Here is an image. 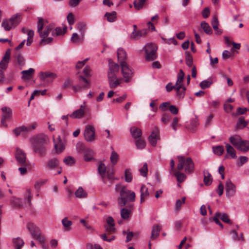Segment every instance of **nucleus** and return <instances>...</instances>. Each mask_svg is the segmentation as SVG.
I'll list each match as a JSON object with an SVG mask.
<instances>
[{"label": "nucleus", "instance_id": "nucleus-1", "mask_svg": "<svg viewBox=\"0 0 249 249\" xmlns=\"http://www.w3.org/2000/svg\"><path fill=\"white\" fill-rule=\"evenodd\" d=\"M45 22H47V21H44L42 18H38L37 29L39 36L41 38L39 43L41 45L49 44L53 40V37L48 36L51 33L52 34L53 32V23H51L47 25H45Z\"/></svg>", "mask_w": 249, "mask_h": 249}, {"label": "nucleus", "instance_id": "nucleus-2", "mask_svg": "<svg viewBox=\"0 0 249 249\" xmlns=\"http://www.w3.org/2000/svg\"><path fill=\"white\" fill-rule=\"evenodd\" d=\"M33 151L40 157H44L46 154V149L44 146L46 142V137L38 135L32 137L30 140Z\"/></svg>", "mask_w": 249, "mask_h": 249}, {"label": "nucleus", "instance_id": "nucleus-3", "mask_svg": "<svg viewBox=\"0 0 249 249\" xmlns=\"http://www.w3.org/2000/svg\"><path fill=\"white\" fill-rule=\"evenodd\" d=\"M98 171L102 177L103 183L107 184V187H110L114 180L113 168L107 171L106 165L101 162L98 166Z\"/></svg>", "mask_w": 249, "mask_h": 249}, {"label": "nucleus", "instance_id": "nucleus-4", "mask_svg": "<svg viewBox=\"0 0 249 249\" xmlns=\"http://www.w3.org/2000/svg\"><path fill=\"white\" fill-rule=\"evenodd\" d=\"M135 197L136 195L134 192L128 190L125 186H123L121 190L120 197L118 199V203L120 206H124L127 201H134Z\"/></svg>", "mask_w": 249, "mask_h": 249}, {"label": "nucleus", "instance_id": "nucleus-5", "mask_svg": "<svg viewBox=\"0 0 249 249\" xmlns=\"http://www.w3.org/2000/svg\"><path fill=\"white\" fill-rule=\"evenodd\" d=\"M178 164L177 165L178 170H181L183 167H185V171L188 173H191L194 170V164L191 158H185L182 156H178Z\"/></svg>", "mask_w": 249, "mask_h": 249}, {"label": "nucleus", "instance_id": "nucleus-6", "mask_svg": "<svg viewBox=\"0 0 249 249\" xmlns=\"http://www.w3.org/2000/svg\"><path fill=\"white\" fill-rule=\"evenodd\" d=\"M157 49L158 47L155 44L152 43L146 44L144 46L145 60L148 61H152L156 59Z\"/></svg>", "mask_w": 249, "mask_h": 249}, {"label": "nucleus", "instance_id": "nucleus-7", "mask_svg": "<svg viewBox=\"0 0 249 249\" xmlns=\"http://www.w3.org/2000/svg\"><path fill=\"white\" fill-rule=\"evenodd\" d=\"M20 22V15L16 14L9 19H4L2 22V26L5 31H9L12 28L16 27Z\"/></svg>", "mask_w": 249, "mask_h": 249}, {"label": "nucleus", "instance_id": "nucleus-8", "mask_svg": "<svg viewBox=\"0 0 249 249\" xmlns=\"http://www.w3.org/2000/svg\"><path fill=\"white\" fill-rule=\"evenodd\" d=\"M27 226L32 236L34 239L38 240L41 244L45 242L44 238L41 235L40 230L37 227L31 222H29Z\"/></svg>", "mask_w": 249, "mask_h": 249}, {"label": "nucleus", "instance_id": "nucleus-9", "mask_svg": "<svg viewBox=\"0 0 249 249\" xmlns=\"http://www.w3.org/2000/svg\"><path fill=\"white\" fill-rule=\"evenodd\" d=\"M122 72L125 81L128 82L132 75V71L130 69L128 65L125 61H121Z\"/></svg>", "mask_w": 249, "mask_h": 249}, {"label": "nucleus", "instance_id": "nucleus-10", "mask_svg": "<svg viewBox=\"0 0 249 249\" xmlns=\"http://www.w3.org/2000/svg\"><path fill=\"white\" fill-rule=\"evenodd\" d=\"M95 129L92 125H87L84 131V137L88 142H92L95 139Z\"/></svg>", "mask_w": 249, "mask_h": 249}, {"label": "nucleus", "instance_id": "nucleus-11", "mask_svg": "<svg viewBox=\"0 0 249 249\" xmlns=\"http://www.w3.org/2000/svg\"><path fill=\"white\" fill-rule=\"evenodd\" d=\"M15 157L19 164L24 166L28 165V163L26 161V154L21 150L17 149Z\"/></svg>", "mask_w": 249, "mask_h": 249}, {"label": "nucleus", "instance_id": "nucleus-12", "mask_svg": "<svg viewBox=\"0 0 249 249\" xmlns=\"http://www.w3.org/2000/svg\"><path fill=\"white\" fill-rule=\"evenodd\" d=\"M60 160L57 158L49 159L45 163V168L48 170H53L59 167Z\"/></svg>", "mask_w": 249, "mask_h": 249}, {"label": "nucleus", "instance_id": "nucleus-13", "mask_svg": "<svg viewBox=\"0 0 249 249\" xmlns=\"http://www.w3.org/2000/svg\"><path fill=\"white\" fill-rule=\"evenodd\" d=\"M1 110L4 114L2 115L1 123L3 126L6 127L7 125L6 124V121L11 119L12 110L9 107H4L1 108Z\"/></svg>", "mask_w": 249, "mask_h": 249}, {"label": "nucleus", "instance_id": "nucleus-14", "mask_svg": "<svg viewBox=\"0 0 249 249\" xmlns=\"http://www.w3.org/2000/svg\"><path fill=\"white\" fill-rule=\"evenodd\" d=\"M160 139V137L159 131L158 128L155 127L148 137L149 141L152 146H156L157 142V140H159Z\"/></svg>", "mask_w": 249, "mask_h": 249}, {"label": "nucleus", "instance_id": "nucleus-15", "mask_svg": "<svg viewBox=\"0 0 249 249\" xmlns=\"http://www.w3.org/2000/svg\"><path fill=\"white\" fill-rule=\"evenodd\" d=\"M226 192L227 196L231 197L233 196L236 192V187L230 180L226 182Z\"/></svg>", "mask_w": 249, "mask_h": 249}, {"label": "nucleus", "instance_id": "nucleus-16", "mask_svg": "<svg viewBox=\"0 0 249 249\" xmlns=\"http://www.w3.org/2000/svg\"><path fill=\"white\" fill-rule=\"evenodd\" d=\"M11 55L10 49H7L3 57L2 60L0 62V69L2 70H6L7 68L8 64L9 62Z\"/></svg>", "mask_w": 249, "mask_h": 249}, {"label": "nucleus", "instance_id": "nucleus-17", "mask_svg": "<svg viewBox=\"0 0 249 249\" xmlns=\"http://www.w3.org/2000/svg\"><path fill=\"white\" fill-rule=\"evenodd\" d=\"M39 75L41 81L47 82L52 81L56 77L54 73L50 72H41Z\"/></svg>", "mask_w": 249, "mask_h": 249}, {"label": "nucleus", "instance_id": "nucleus-18", "mask_svg": "<svg viewBox=\"0 0 249 249\" xmlns=\"http://www.w3.org/2000/svg\"><path fill=\"white\" fill-rule=\"evenodd\" d=\"M29 131H30V127H26L25 125L16 127L13 130V133L16 137H18L20 135L25 136Z\"/></svg>", "mask_w": 249, "mask_h": 249}, {"label": "nucleus", "instance_id": "nucleus-19", "mask_svg": "<svg viewBox=\"0 0 249 249\" xmlns=\"http://www.w3.org/2000/svg\"><path fill=\"white\" fill-rule=\"evenodd\" d=\"M109 87L115 88L120 84V79L117 78L116 75H112L111 73L107 74Z\"/></svg>", "mask_w": 249, "mask_h": 249}, {"label": "nucleus", "instance_id": "nucleus-20", "mask_svg": "<svg viewBox=\"0 0 249 249\" xmlns=\"http://www.w3.org/2000/svg\"><path fill=\"white\" fill-rule=\"evenodd\" d=\"M67 29V27L65 25L62 28L60 27H55V24L53 23V29L52 36H56L64 35L66 32Z\"/></svg>", "mask_w": 249, "mask_h": 249}, {"label": "nucleus", "instance_id": "nucleus-21", "mask_svg": "<svg viewBox=\"0 0 249 249\" xmlns=\"http://www.w3.org/2000/svg\"><path fill=\"white\" fill-rule=\"evenodd\" d=\"M85 106H81L79 109L74 111L70 115V117L73 119H81L85 115Z\"/></svg>", "mask_w": 249, "mask_h": 249}, {"label": "nucleus", "instance_id": "nucleus-22", "mask_svg": "<svg viewBox=\"0 0 249 249\" xmlns=\"http://www.w3.org/2000/svg\"><path fill=\"white\" fill-rule=\"evenodd\" d=\"M133 209V205H130L129 209L123 208L121 210V217L124 219H128Z\"/></svg>", "mask_w": 249, "mask_h": 249}, {"label": "nucleus", "instance_id": "nucleus-23", "mask_svg": "<svg viewBox=\"0 0 249 249\" xmlns=\"http://www.w3.org/2000/svg\"><path fill=\"white\" fill-rule=\"evenodd\" d=\"M175 90L176 91V96L178 100H181L184 97L186 88L184 85L177 86Z\"/></svg>", "mask_w": 249, "mask_h": 249}, {"label": "nucleus", "instance_id": "nucleus-24", "mask_svg": "<svg viewBox=\"0 0 249 249\" xmlns=\"http://www.w3.org/2000/svg\"><path fill=\"white\" fill-rule=\"evenodd\" d=\"M119 66L113 62L109 61V71L108 74L110 73L114 75H116V74L119 72Z\"/></svg>", "mask_w": 249, "mask_h": 249}, {"label": "nucleus", "instance_id": "nucleus-25", "mask_svg": "<svg viewBox=\"0 0 249 249\" xmlns=\"http://www.w3.org/2000/svg\"><path fill=\"white\" fill-rule=\"evenodd\" d=\"M147 34V31L146 29H142L141 30H138L137 31L132 32L131 36L132 39L137 40L141 38V37L144 36Z\"/></svg>", "mask_w": 249, "mask_h": 249}, {"label": "nucleus", "instance_id": "nucleus-26", "mask_svg": "<svg viewBox=\"0 0 249 249\" xmlns=\"http://www.w3.org/2000/svg\"><path fill=\"white\" fill-rule=\"evenodd\" d=\"M236 149L244 152H247L249 150V141L242 140Z\"/></svg>", "mask_w": 249, "mask_h": 249}, {"label": "nucleus", "instance_id": "nucleus-27", "mask_svg": "<svg viewBox=\"0 0 249 249\" xmlns=\"http://www.w3.org/2000/svg\"><path fill=\"white\" fill-rule=\"evenodd\" d=\"M149 195V193L148 188L146 186L142 185L141 188V203H142Z\"/></svg>", "mask_w": 249, "mask_h": 249}, {"label": "nucleus", "instance_id": "nucleus-28", "mask_svg": "<svg viewBox=\"0 0 249 249\" xmlns=\"http://www.w3.org/2000/svg\"><path fill=\"white\" fill-rule=\"evenodd\" d=\"M225 147L227 154L232 159L236 158V152L232 146L228 143H225Z\"/></svg>", "mask_w": 249, "mask_h": 249}, {"label": "nucleus", "instance_id": "nucleus-29", "mask_svg": "<svg viewBox=\"0 0 249 249\" xmlns=\"http://www.w3.org/2000/svg\"><path fill=\"white\" fill-rule=\"evenodd\" d=\"M161 228V227L159 225H156L153 227L152 233L150 236L151 240H154L159 236Z\"/></svg>", "mask_w": 249, "mask_h": 249}, {"label": "nucleus", "instance_id": "nucleus-30", "mask_svg": "<svg viewBox=\"0 0 249 249\" xmlns=\"http://www.w3.org/2000/svg\"><path fill=\"white\" fill-rule=\"evenodd\" d=\"M117 56L121 65V61H125L127 58V54L123 49L119 48L117 52Z\"/></svg>", "mask_w": 249, "mask_h": 249}, {"label": "nucleus", "instance_id": "nucleus-31", "mask_svg": "<svg viewBox=\"0 0 249 249\" xmlns=\"http://www.w3.org/2000/svg\"><path fill=\"white\" fill-rule=\"evenodd\" d=\"M229 140L230 142L236 148L242 141V139L239 135H235L230 137Z\"/></svg>", "mask_w": 249, "mask_h": 249}, {"label": "nucleus", "instance_id": "nucleus-32", "mask_svg": "<svg viewBox=\"0 0 249 249\" xmlns=\"http://www.w3.org/2000/svg\"><path fill=\"white\" fill-rule=\"evenodd\" d=\"M12 243L16 249H21V248L24 245V241L20 237L13 238Z\"/></svg>", "mask_w": 249, "mask_h": 249}, {"label": "nucleus", "instance_id": "nucleus-33", "mask_svg": "<svg viewBox=\"0 0 249 249\" xmlns=\"http://www.w3.org/2000/svg\"><path fill=\"white\" fill-rule=\"evenodd\" d=\"M35 72V70L33 68H30L28 70H24L21 71L22 79H29Z\"/></svg>", "mask_w": 249, "mask_h": 249}, {"label": "nucleus", "instance_id": "nucleus-34", "mask_svg": "<svg viewBox=\"0 0 249 249\" xmlns=\"http://www.w3.org/2000/svg\"><path fill=\"white\" fill-rule=\"evenodd\" d=\"M105 17H107V20L109 22L115 21L117 19V13L115 11H112L111 12H107Z\"/></svg>", "mask_w": 249, "mask_h": 249}, {"label": "nucleus", "instance_id": "nucleus-35", "mask_svg": "<svg viewBox=\"0 0 249 249\" xmlns=\"http://www.w3.org/2000/svg\"><path fill=\"white\" fill-rule=\"evenodd\" d=\"M74 194L76 197L80 198H85L87 196V193L81 187L78 188Z\"/></svg>", "mask_w": 249, "mask_h": 249}, {"label": "nucleus", "instance_id": "nucleus-36", "mask_svg": "<svg viewBox=\"0 0 249 249\" xmlns=\"http://www.w3.org/2000/svg\"><path fill=\"white\" fill-rule=\"evenodd\" d=\"M54 147L57 153H61L65 149V145L60 140H59L57 142L54 141Z\"/></svg>", "mask_w": 249, "mask_h": 249}, {"label": "nucleus", "instance_id": "nucleus-37", "mask_svg": "<svg viewBox=\"0 0 249 249\" xmlns=\"http://www.w3.org/2000/svg\"><path fill=\"white\" fill-rule=\"evenodd\" d=\"M62 223L64 226V229L66 231H69L71 230L72 222L68 220L67 217H65L62 220Z\"/></svg>", "mask_w": 249, "mask_h": 249}, {"label": "nucleus", "instance_id": "nucleus-38", "mask_svg": "<svg viewBox=\"0 0 249 249\" xmlns=\"http://www.w3.org/2000/svg\"><path fill=\"white\" fill-rule=\"evenodd\" d=\"M216 216L220 218L223 222L231 224V221L227 214L225 213H216Z\"/></svg>", "mask_w": 249, "mask_h": 249}, {"label": "nucleus", "instance_id": "nucleus-39", "mask_svg": "<svg viewBox=\"0 0 249 249\" xmlns=\"http://www.w3.org/2000/svg\"><path fill=\"white\" fill-rule=\"evenodd\" d=\"M11 203L13 207L18 208L22 206V201L19 198H13L11 200Z\"/></svg>", "mask_w": 249, "mask_h": 249}, {"label": "nucleus", "instance_id": "nucleus-40", "mask_svg": "<svg viewBox=\"0 0 249 249\" xmlns=\"http://www.w3.org/2000/svg\"><path fill=\"white\" fill-rule=\"evenodd\" d=\"M200 25L206 34L208 35H211L212 34V29L208 23L204 21L201 22Z\"/></svg>", "mask_w": 249, "mask_h": 249}, {"label": "nucleus", "instance_id": "nucleus-41", "mask_svg": "<svg viewBox=\"0 0 249 249\" xmlns=\"http://www.w3.org/2000/svg\"><path fill=\"white\" fill-rule=\"evenodd\" d=\"M248 124V122L244 120L243 117H241L238 119V122L236 124V128L238 129H242L245 127Z\"/></svg>", "mask_w": 249, "mask_h": 249}, {"label": "nucleus", "instance_id": "nucleus-42", "mask_svg": "<svg viewBox=\"0 0 249 249\" xmlns=\"http://www.w3.org/2000/svg\"><path fill=\"white\" fill-rule=\"evenodd\" d=\"M130 132L132 137L134 139L139 138L142 135L141 130L135 127H131L130 129Z\"/></svg>", "mask_w": 249, "mask_h": 249}, {"label": "nucleus", "instance_id": "nucleus-43", "mask_svg": "<svg viewBox=\"0 0 249 249\" xmlns=\"http://www.w3.org/2000/svg\"><path fill=\"white\" fill-rule=\"evenodd\" d=\"M184 77V73L183 72V71L182 70L180 69L179 70V73L178 74L177 76V80L176 82V86H180V85H183L182 83L183 81Z\"/></svg>", "mask_w": 249, "mask_h": 249}, {"label": "nucleus", "instance_id": "nucleus-44", "mask_svg": "<svg viewBox=\"0 0 249 249\" xmlns=\"http://www.w3.org/2000/svg\"><path fill=\"white\" fill-rule=\"evenodd\" d=\"M79 82L81 84L83 83L82 87L83 89L88 88L90 86V82L84 77L81 75L78 76Z\"/></svg>", "mask_w": 249, "mask_h": 249}, {"label": "nucleus", "instance_id": "nucleus-45", "mask_svg": "<svg viewBox=\"0 0 249 249\" xmlns=\"http://www.w3.org/2000/svg\"><path fill=\"white\" fill-rule=\"evenodd\" d=\"M213 151L215 154L218 156H221L224 152V148L222 145L213 146Z\"/></svg>", "mask_w": 249, "mask_h": 249}, {"label": "nucleus", "instance_id": "nucleus-46", "mask_svg": "<svg viewBox=\"0 0 249 249\" xmlns=\"http://www.w3.org/2000/svg\"><path fill=\"white\" fill-rule=\"evenodd\" d=\"M213 84V81L211 79H208L207 80H203L201 81L199 86L201 89H205L209 88Z\"/></svg>", "mask_w": 249, "mask_h": 249}, {"label": "nucleus", "instance_id": "nucleus-47", "mask_svg": "<svg viewBox=\"0 0 249 249\" xmlns=\"http://www.w3.org/2000/svg\"><path fill=\"white\" fill-rule=\"evenodd\" d=\"M204 182L206 185H210L212 182V178L211 174L208 171L204 172Z\"/></svg>", "mask_w": 249, "mask_h": 249}, {"label": "nucleus", "instance_id": "nucleus-48", "mask_svg": "<svg viewBox=\"0 0 249 249\" xmlns=\"http://www.w3.org/2000/svg\"><path fill=\"white\" fill-rule=\"evenodd\" d=\"M174 175L177 178V181L178 183L183 182L186 178V176L184 173H180L178 171L175 172Z\"/></svg>", "mask_w": 249, "mask_h": 249}, {"label": "nucleus", "instance_id": "nucleus-49", "mask_svg": "<svg viewBox=\"0 0 249 249\" xmlns=\"http://www.w3.org/2000/svg\"><path fill=\"white\" fill-rule=\"evenodd\" d=\"M28 38L27 39V46H30L33 42V37L34 36V32L32 30H30L27 33Z\"/></svg>", "mask_w": 249, "mask_h": 249}, {"label": "nucleus", "instance_id": "nucleus-50", "mask_svg": "<svg viewBox=\"0 0 249 249\" xmlns=\"http://www.w3.org/2000/svg\"><path fill=\"white\" fill-rule=\"evenodd\" d=\"M146 0H139L138 1H134V5L135 8L138 10L141 9Z\"/></svg>", "mask_w": 249, "mask_h": 249}, {"label": "nucleus", "instance_id": "nucleus-51", "mask_svg": "<svg viewBox=\"0 0 249 249\" xmlns=\"http://www.w3.org/2000/svg\"><path fill=\"white\" fill-rule=\"evenodd\" d=\"M110 159V161H111V163L113 165L116 164V163L117 162L118 160V155L117 153L116 152H115L114 151H113L111 152Z\"/></svg>", "mask_w": 249, "mask_h": 249}, {"label": "nucleus", "instance_id": "nucleus-52", "mask_svg": "<svg viewBox=\"0 0 249 249\" xmlns=\"http://www.w3.org/2000/svg\"><path fill=\"white\" fill-rule=\"evenodd\" d=\"M125 180L127 182H130L132 179V175L130 169H127L125 170Z\"/></svg>", "mask_w": 249, "mask_h": 249}, {"label": "nucleus", "instance_id": "nucleus-53", "mask_svg": "<svg viewBox=\"0 0 249 249\" xmlns=\"http://www.w3.org/2000/svg\"><path fill=\"white\" fill-rule=\"evenodd\" d=\"M76 149L79 153H85L87 151L85 145L81 142H78L76 144Z\"/></svg>", "mask_w": 249, "mask_h": 249}, {"label": "nucleus", "instance_id": "nucleus-54", "mask_svg": "<svg viewBox=\"0 0 249 249\" xmlns=\"http://www.w3.org/2000/svg\"><path fill=\"white\" fill-rule=\"evenodd\" d=\"M136 145L138 149H142L145 146V142L142 139H139L136 141Z\"/></svg>", "mask_w": 249, "mask_h": 249}, {"label": "nucleus", "instance_id": "nucleus-55", "mask_svg": "<svg viewBox=\"0 0 249 249\" xmlns=\"http://www.w3.org/2000/svg\"><path fill=\"white\" fill-rule=\"evenodd\" d=\"M93 152L92 151L89 150L88 151L87 150V152H85L84 154V160L85 161H90L92 159H93Z\"/></svg>", "mask_w": 249, "mask_h": 249}, {"label": "nucleus", "instance_id": "nucleus-56", "mask_svg": "<svg viewBox=\"0 0 249 249\" xmlns=\"http://www.w3.org/2000/svg\"><path fill=\"white\" fill-rule=\"evenodd\" d=\"M104 228L105 229L106 232L107 233V234H111L114 233L115 232V228L114 226H112V227L110 225H105Z\"/></svg>", "mask_w": 249, "mask_h": 249}, {"label": "nucleus", "instance_id": "nucleus-57", "mask_svg": "<svg viewBox=\"0 0 249 249\" xmlns=\"http://www.w3.org/2000/svg\"><path fill=\"white\" fill-rule=\"evenodd\" d=\"M15 57L18 64L22 65L24 63V59L20 53H16L15 55Z\"/></svg>", "mask_w": 249, "mask_h": 249}, {"label": "nucleus", "instance_id": "nucleus-58", "mask_svg": "<svg viewBox=\"0 0 249 249\" xmlns=\"http://www.w3.org/2000/svg\"><path fill=\"white\" fill-rule=\"evenodd\" d=\"M109 234H107V233H105L103 234H102L100 235V237L105 241H107L108 242H110L114 240L115 239V236H112L111 238H108L107 237V235Z\"/></svg>", "mask_w": 249, "mask_h": 249}, {"label": "nucleus", "instance_id": "nucleus-59", "mask_svg": "<svg viewBox=\"0 0 249 249\" xmlns=\"http://www.w3.org/2000/svg\"><path fill=\"white\" fill-rule=\"evenodd\" d=\"M185 197H184L182 198L181 200L178 199L176 202V210L177 211H179L180 209V207L182 204L185 203Z\"/></svg>", "mask_w": 249, "mask_h": 249}, {"label": "nucleus", "instance_id": "nucleus-60", "mask_svg": "<svg viewBox=\"0 0 249 249\" xmlns=\"http://www.w3.org/2000/svg\"><path fill=\"white\" fill-rule=\"evenodd\" d=\"M140 172L141 173V174L143 177H146L147 173V164L146 163H145L142 168H141L140 170Z\"/></svg>", "mask_w": 249, "mask_h": 249}, {"label": "nucleus", "instance_id": "nucleus-61", "mask_svg": "<svg viewBox=\"0 0 249 249\" xmlns=\"http://www.w3.org/2000/svg\"><path fill=\"white\" fill-rule=\"evenodd\" d=\"M77 28L79 31L80 32L82 36H83L85 31L86 30L85 24L82 22H80L77 24Z\"/></svg>", "mask_w": 249, "mask_h": 249}, {"label": "nucleus", "instance_id": "nucleus-62", "mask_svg": "<svg viewBox=\"0 0 249 249\" xmlns=\"http://www.w3.org/2000/svg\"><path fill=\"white\" fill-rule=\"evenodd\" d=\"M71 41L73 43L77 44L80 42V39L77 33H75L72 35V36L71 37Z\"/></svg>", "mask_w": 249, "mask_h": 249}, {"label": "nucleus", "instance_id": "nucleus-63", "mask_svg": "<svg viewBox=\"0 0 249 249\" xmlns=\"http://www.w3.org/2000/svg\"><path fill=\"white\" fill-rule=\"evenodd\" d=\"M63 161L66 164L68 165H71L74 162L73 159L71 156L65 158Z\"/></svg>", "mask_w": 249, "mask_h": 249}, {"label": "nucleus", "instance_id": "nucleus-64", "mask_svg": "<svg viewBox=\"0 0 249 249\" xmlns=\"http://www.w3.org/2000/svg\"><path fill=\"white\" fill-rule=\"evenodd\" d=\"M178 118L177 117L174 118L172 123L171 124V127L173 128V129L176 131L177 129V127L178 125Z\"/></svg>", "mask_w": 249, "mask_h": 249}]
</instances>
